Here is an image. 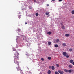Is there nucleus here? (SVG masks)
Returning a JSON list of instances; mask_svg holds the SVG:
<instances>
[{"instance_id": "nucleus-4", "label": "nucleus", "mask_w": 74, "mask_h": 74, "mask_svg": "<svg viewBox=\"0 0 74 74\" xmlns=\"http://www.w3.org/2000/svg\"><path fill=\"white\" fill-rule=\"evenodd\" d=\"M51 33H52V32L51 31L49 32H47V34H49V35H50Z\"/></svg>"}, {"instance_id": "nucleus-33", "label": "nucleus", "mask_w": 74, "mask_h": 74, "mask_svg": "<svg viewBox=\"0 0 74 74\" xmlns=\"http://www.w3.org/2000/svg\"><path fill=\"white\" fill-rule=\"evenodd\" d=\"M47 6L48 7V6H49V5H48V4L47 5Z\"/></svg>"}, {"instance_id": "nucleus-6", "label": "nucleus", "mask_w": 74, "mask_h": 74, "mask_svg": "<svg viewBox=\"0 0 74 74\" xmlns=\"http://www.w3.org/2000/svg\"><path fill=\"white\" fill-rule=\"evenodd\" d=\"M68 67L69 68H72V67H73V66L71 65H69Z\"/></svg>"}, {"instance_id": "nucleus-7", "label": "nucleus", "mask_w": 74, "mask_h": 74, "mask_svg": "<svg viewBox=\"0 0 74 74\" xmlns=\"http://www.w3.org/2000/svg\"><path fill=\"white\" fill-rule=\"evenodd\" d=\"M73 71V70L70 69L68 70V73H71Z\"/></svg>"}, {"instance_id": "nucleus-34", "label": "nucleus", "mask_w": 74, "mask_h": 74, "mask_svg": "<svg viewBox=\"0 0 74 74\" xmlns=\"http://www.w3.org/2000/svg\"><path fill=\"white\" fill-rule=\"evenodd\" d=\"M27 24V23L26 22H25V24Z\"/></svg>"}, {"instance_id": "nucleus-13", "label": "nucleus", "mask_w": 74, "mask_h": 74, "mask_svg": "<svg viewBox=\"0 0 74 74\" xmlns=\"http://www.w3.org/2000/svg\"><path fill=\"white\" fill-rule=\"evenodd\" d=\"M52 69L53 70H55V67L53 66H52Z\"/></svg>"}, {"instance_id": "nucleus-29", "label": "nucleus", "mask_w": 74, "mask_h": 74, "mask_svg": "<svg viewBox=\"0 0 74 74\" xmlns=\"http://www.w3.org/2000/svg\"><path fill=\"white\" fill-rule=\"evenodd\" d=\"M72 64H73V65H74V62H73Z\"/></svg>"}, {"instance_id": "nucleus-18", "label": "nucleus", "mask_w": 74, "mask_h": 74, "mask_svg": "<svg viewBox=\"0 0 74 74\" xmlns=\"http://www.w3.org/2000/svg\"><path fill=\"white\" fill-rule=\"evenodd\" d=\"M66 58H69V57H70V56L69 55H67L66 56Z\"/></svg>"}, {"instance_id": "nucleus-11", "label": "nucleus", "mask_w": 74, "mask_h": 74, "mask_svg": "<svg viewBox=\"0 0 74 74\" xmlns=\"http://www.w3.org/2000/svg\"><path fill=\"white\" fill-rule=\"evenodd\" d=\"M66 37H69L70 36V34H66L65 35Z\"/></svg>"}, {"instance_id": "nucleus-26", "label": "nucleus", "mask_w": 74, "mask_h": 74, "mask_svg": "<svg viewBox=\"0 0 74 74\" xmlns=\"http://www.w3.org/2000/svg\"><path fill=\"white\" fill-rule=\"evenodd\" d=\"M18 31H19V32H20L21 31V29H19V28H18Z\"/></svg>"}, {"instance_id": "nucleus-28", "label": "nucleus", "mask_w": 74, "mask_h": 74, "mask_svg": "<svg viewBox=\"0 0 74 74\" xmlns=\"http://www.w3.org/2000/svg\"><path fill=\"white\" fill-rule=\"evenodd\" d=\"M62 1V0H59V1L60 2V1Z\"/></svg>"}, {"instance_id": "nucleus-3", "label": "nucleus", "mask_w": 74, "mask_h": 74, "mask_svg": "<svg viewBox=\"0 0 74 74\" xmlns=\"http://www.w3.org/2000/svg\"><path fill=\"white\" fill-rule=\"evenodd\" d=\"M62 54L64 56H66L67 55V53L66 52H63Z\"/></svg>"}, {"instance_id": "nucleus-17", "label": "nucleus", "mask_w": 74, "mask_h": 74, "mask_svg": "<svg viewBox=\"0 0 74 74\" xmlns=\"http://www.w3.org/2000/svg\"><path fill=\"white\" fill-rule=\"evenodd\" d=\"M62 45L63 46H66V44L65 43H63Z\"/></svg>"}, {"instance_id": "nucleus-27", "label": "nucleus", "mask_w": 74, "mask_h": 74, "mask_svg": "<svg viewBox=\"0 0 74 74\" xmlns=\"http://www.w3.org/2000/svg\"><path fill=\"white\" fill-rule=\"evenodd\" d=\"M29 9H32V7L30 6V7H29Z\"/></svg>"}, {"instance_id": "nucleus-8", "label": "nucleus", "mask_w": 74, "mask_h": 74, "mask_svg": "<svg viewBox=\"0 0 74 74\" xmlns=\"http://www.w3.org/2000/svg\"><path fill=\"white\" fill-rule=\"evenodd\" d=\"M64 71L65 72H66V73H68L69 70H67V69H65L64 70Z\"/></svg>"}, {"instance_id": "nucleus-32", "label": "nucleus", "mask_w": 74, "mask_h": 74, "mask_svg": "<svg viewBox=\"0 0 74 74\" xmlns=\"http://www.w3.org/2000/svg\"><path fill=\"white\" fill-rule=\"evenodd\" d=\"M49 69H50L51 68V66H50L49 67Z\"/></svg>"}, {"instance_id": "nucleus-23", "label": "nucleus", "mask_w": 74, "mask_h": 74, "mask_svg": "<svg viewBox=\"0 0 74 74\" xmlns=\"http://www.w3.org/2000/svg\"><path fill=\"white\" fill-rule=\"evenodd\" d=\"M55 74H59V73H58V72L56 71L55 72Z\"/></svg>"}, {"instance_id": "nucleus-31", "label": "nucleus", "mask_w": 74, "mask_h": 74, "mask_svg": "<svg viewBox=\"0 0 74 74\" xmlns=\"http://www.w3.org/2000/svg\"><path fill=\"white\" fill-rule=\"evenodd\" d=\"M60 24L61 25H63V23H61Z\"/></svg>"}, {"instance_id": "nucleus-2", "label": "nucleus", "mask_w": 74, "mask_h": 74, "mask_svg": "<svg viewBox=\"0 0 74 74\" xmlns=\"http://www.w3.org/2000/svg\"><path fill=\"white\" fill-rule=\"evenodd\" d=\"M58 71L59 73L60 74H63V73H64L63 71H61V70H59Z\"/></svg>"}, {"instance_id": "nucleus-35", "label": "nucleus", "mask_w": 74, "mask_h": 74, "mask_svg": "<svg viewBox=\"0 0 74 74\" xmlns=\"http://www.w3.org/2000/svg\"><path fill=\"white\" fill-rule=\"evenodd\" d=\"M23 40H24L25 39H24V38H23Z\"/></svg>"}, {"instance_id": "nucleus-20", "label": "nucleus", "mask_w": 74, "mask_h": 74, "mask_svg": "<svg viewBox=\"0 0 74 74\" xmlns=\"http://www.w3.org/2000/svg\"><path fill=\"white\" fill-rule=\"evenodd\" d=\"M56 42H59V39H58L56 40Z\"/></svg>"}, {"instance_id": "nucleus-30", "label": "nucleus", "mask_w": 74, "mask_h": 74, "mask_svg": "<svg viewBox=\"0 0 74 74\" xmlns=\"http://www.w3.org/2000/svg\"><path fill=\"white\" fill-rule=\"evenodd\" d=\"M52 1H55V0H52Z\"/></svg>"}, {"instance_id": "nucleus-14", "label": "nucleus", "mask_w": 74, "mask_h": 74, "mask_svg": "<svg viewBox=\"0 0 74 74\" xmlns=\"http://www.w3.org/2000/svg\"><path fill=\"white\" fill-rule=\"evenodd\" d=\"M46 15H49V12H47L46 13Z\"/></svg>"}, {"instance_id": "nucleus-25", "label": "nucleus", "mask_w": 74, "mask_h": 74, "mask_svg": "<svg viewBox=\"0 0 74 74\" xmlns=\"http://www.w3.org/2000/svg\"><path fill=\"white\" fill-rule=\"evenodd\" d=\"M73 51V49H69V51H70V52H71V51Z\"/></svg>"}, {"instance_id": "nucleus-16", "label": "nucleus", "mask_w": 74, "mask_h": 74, "mask_svg": "<svg viewBox=\"0 0 74 74\" xmlns=\"http://www.w3.org/2000/svg\"><path fill=\"white\" fill-rule=\"evenodd\" d=\"M48 59L49 60H51V57H48Z\"/></svg>"}, {"instance_id": "nucleus-21", "label": "nucleus", "mask_w": 74, "mask_h": 74, "mask_svg": "<svg viewBox=\"0 0 74 74\" xmlns=\"http://www.w3.org/2000/svg\"><path fill=\"white\" fill-rule=\"evenodd\" d=\"M38 13H36L35 14V15H36V16H38Z\"/></svg>"}, {"instance_id": "nucleus-12", "label": "nucleus", "mask_w": 74, "mask_h": 74, "mask_svg": "<svg viewBox=\"0 0 74 74\" xmlns=\"http://www.w3.org/2000/svg\"><path fill=\"white\" fill-rule=\"evenodd\" d=\"M56 48H58V45L57 44H56L54 46Z\"/></svg>"}, {"instance_id": "nucleus-24", "label": "nucleus", "mask_w": 74, "mask_h": 74, "mask_svg": "<svg viewBox=\"0 0 74 74\" xmlns=\"http://www.w3.org/2000/svg\"><path fill=\"white\" fill-rule=\"evenodd\" d=\"M41 60L42 61H44V59L42 58H41Z\"/></svg>"}, {"instance_id": "nucleus-1", "label": "nucleus", "mask_w": 74, "mask_h": 74, "mask_svg": "<svg viewBox=\"0 0 74 74\" xmlns=\"http://www.w3.org/2000/svg\"><path fill=\"white\" fill-rule=\"evenodd\" d=\"M18 54L19 53H17L14 54V62L15 64L18 65V66L16 67V69L18 71H21L22 70L21 69V68L19 67V62L17 61L19 60V57L18 56Z\"/></svg>"}, {"instance_id": "nucleus-19", "label": "nucleus", "mask_w": 74, "mask_h": 74, "mask_svg": "<svg viewBox=\"0 0 74 74\" xmlns=\"http://www.w3.org/2000/svg\"><path fill=\"white\" fill-rule=\"evenodd\" d=\"M72 14H74V10H72L71 12Z\"/></svg>"}, {"instance_id": "nucleus-10", "label": "nucleus", "mask_w": 74, "mask_h": 74, "mask_svg": "<svg viewBox=\"0 0 74 74\" xmlns=\"http://www.w3.org/2000/svg\"><path fill=\"white\" fill-rule=\"evenodd\" d=\"M61 28L62 29H65V27H64V25H62Z\"/></svg>"}, {"instance_id": "nucleus-22", "label": "nucleus", "mask_w": 74, "mask_h": 74, "mask_svg": "<svg viewBox=\"0 0 74 74\" xmlns=\"http://www.w3.org/2000/svg\"><path fill=\"white\" fill-rule=\"evenodd\" d=\"M56 66L57 67H59V66L58 64H56Z\"/></svg>"}, {"instance_id": "nucleus-9", "label": "nucleus", "mask_w": 74, "mask_h": 74, "mask_svg": "<svg viewBox=\"0 0 74 74\" xmlns=\"http://www.w3.org/2000/svg\"><path fill=\"white\" fill-rule=\"evenodd\" d=\"M51 70H49L47 72V73L48 74H51Z\"/></svg>"}, {"instance_id": "nucleus-5", "label": "nucleus", "mask_w": 74, "mask_h": 74, "mask_svg": "<svg viewBox=\"0 0 74 74\" xmlns=\"http://www.w3.org/2000/svg\"><path fill=\"white\" fill-rule=\"evenodd\" d=\"M73 60L71 59L70 60L69 62L71 63H72L73 62Z\"/></svg>"}, {"instance_id": "nucleus-15", "label": "nucleus", "mask_w": 74, "mask_h": 74, "mask_svg": "<svg viewBox=\"0 0 74 74\" xmlns=\"http://www.w3.org/2000/svg\"><path fill=\"white\" fill-rule=\"evenodd\" d=\"M48 45H50L51 44V42H48Z\"/></svg>"}]
</instances>
